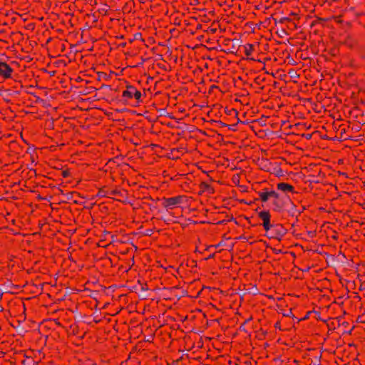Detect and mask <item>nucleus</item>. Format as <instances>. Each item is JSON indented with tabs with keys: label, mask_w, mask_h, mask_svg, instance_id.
I'll return each mask as SVG.
<instances>
[{
	"label": "nucleus",
	"mask_w": 365,
	"mask_h": 365,
	"mask_svg": "<svg viewBox=\"0 0 365 365\" xmlns=\"http://www.w3.org/2000/svg\"><path fill=\"white\" fill-rule=\"evenodd\" d=\"M259 217L263 220V227L265 230L268 231L273 227L274 225L269 222L270 215L268 211H262L259 213Z\"/></svg>",
	"instance_id": "nucleus-1"
},
{
	"label": "nucleus",
	"mask_w": 365,
	"mask_h": 365,
	"mask_svg": "<svg viewBox=\"0 0 365 365\" xmlns=\"http://www.w3.org/2000/svg\"><path fill=\"white\" fill-rule=\"evenodd\" d=\"M12 68L6 63L0 62V73L5 78H9Z\"/></svg>",
	"instance_id": "nucleus-2"
},
{
	"label": "nucleus",
	"mask_w": 365,
	"mask_h": 365,
	"mask_svg": "<svg viewBox=\"0 0 365 365\" xmlns=\"http://www.w3.org/2000/svg\"><path fill=\"white\" fill-rule=\"evenodd\" d=\"M182 199V196H178V197H175L168 198L165 200V206L167 207H170L172 206L176 205L181 202Z\"/></svg>",
	"instance_id": "nucleus-3"
},
{
	"label": "nucleus",
	"mask_w": 365,
	"mask_h": 365,
	"mask_svg": "<svg viewBox=\"0 0 365 365\" xmlns=\"http://www.w3.org/2000/svg\"><path fill=\"white\" fill-rule=\"evenodd\" d=\"M277 187L279 190H282V191H290V192H292L293 191V187L287 183H284V182H281V183H279L277 185Z\"/></svg>",
	"instance_id": "nucleus-4"
},
{
	"label": "nucleus",
	"mask_w": 365,
	"mask_h": 365,
	"mask_svg": "<svg viewBox=\"0 0 365 365\" xmlns=\"http://www.w3.org/2000/svg\"><path fill=\"white\" fill-rule=\"evenodd\" d=\"M128 89H131L133 90L134 92L133 93V96H134V97L135 98V99L137 100H140V97H141V93L137 90L135 89V88L132 86H128Z\"/></svg>",
	"instance_id": "nucleus-5"
},
{
	"label": "nucleus",
	"mask_w": 365,
	"mask_h": 365,
	"mask_svg": "<svg viewBox=\"0 0 365 365\" xmlns=\"http://www.w3.org/2000/svg\"><path fill=\"white\" fill-rule=\"evenodd\" d=\"M259 195L261 200L263 202L267 201L268 198L269 197L268 192H259Z\"/></svg>",
	"instance_id": "nucleus-6"
},
{
	"label": "nucleus",
	"mask_w": 365,
	"mask_h": 365,
	"mask_svg": "<svg viewBox=\"0 0 365 365\" xmlns=\"http://www.w3.org/2000/svg\"><path fill=\"white\" fill-rule=\"evenodd\" d=\"M245 53L247 56H250L252 49H253V45L252 44H247L245 46Z\"/></svg>",
	"instance_id": "nucleus-7"
},
{
	"label": "nucleus",
	"mask_w": 365,
	"mask_h": 365,
	"mask_svg": "<svg viewBox=\"0 0 365 365\" xmlns=\"http://www.w3.org/2000/svg\"><path fill=\"white\" fill-rule=\"evenodd\" d=\"M133 92L134 91L133 90L130 89V91H125L123 95L125 97L132 98Z\"/></svg>",
	"instance_id": "nucleus-8"
},
{
	"label": "nucleus",
	"mask_w": 365,
	"mask_h": 365,
	"mask_svg": "<svg viewBox=\"0 0 365 365\" xmlns=\"http://www.w3.org/2000/svg\"><path fill=\"white\" fill-rule=\"evenodd\" d=\"M288 73L289 74L291 78H298L299 77V75L297 73V71H294V69L289 70Z\"/></svg>",
	"instance_id": "nucleus-9"
},
{
	"label": "nucleus",
	"mask_w": 365,
	"mask_h": 365,
	"mask_svg": "<svg viewBox=\"0 0 365 365\" xmlns=\"http://www.w3.org/2000/svg\"><path fill=\"white\" fill-rule=\"evenodd\" d=\"M268 193L269 197H274L275 199H278L279 197V195L275 191H270L268 192Z\"/></svg>",
	"instance_id": "nucleus-10"
},
{
	"label": "nucleus",
	"mask_w": 365,
	"mask_h": 365,
	"mask_svg": "<svg viewBox=\"0 0 365 365\" xmlns=\"http://www.w3.org/2000/svg\"><path fill=\"white\" fill-rule=\"evenodd\" d=\"M274 210L279 211L281 210V205L277 201L274 202Z\"/></svg>",
	"instance_id": "nucleus-11"
},
{
	"label": "nucleus",
	"mask_w": 365,
	"mask_h": 365,
	"mask_svg": "<svg viewBox=\"0 0 365 365\" xmlns=\"http://www.w3.org/2000/svg\"><path fill=\"white\" fill-rule=\"evenodd\" d=\"M220 124L222 125V126H228L230 129L233 130H235V125H229L224 123H220Z\"/></svg>",
	"instance_id": "nucleus-12"
},
{
	"label": "nucleus",
	"mask_w": 365,
	"mask_h": 365,
	"mask_svg": "<svg viewBox=\"0 0 365 365\" xmlns=\"http://www.w3.org/2000/svg\"><path fill=\"white\" fill-rule=\"evenodd\" d=\"M277 33L280 37H283L284 35L287 34V32L284 29H282L280 31H278Z\"/></svg>",
	"instance_id": "nucleus-13"
},
{
	"label": "nucleus",
	"mask_w": 365,
	"mask_h": 365,
	"mask_svg": "<svg viewBox=\"0 0 365 365\" xmlns=\"http://www.w3.org/2000/svg\"><path fill=\"white\" fill-rule=\"evenodd\" d=\"M292 310L291 309H289L287 312H284L283 313V315L284 316H287V317H289L292 315Z\"/></svg>",
	"instance_id": "nucleus-14"
},
{
	"label": "nucleus",
	"mask_w": 365,
	"mask_h": 365,
	"mask_svg": "<svg viewBox=\"0 0 365 365\" xmlns=\"http://www.w3.org/2000/svg\"><path fill=\"white\" fill-rule=\"evenodd\" d=\"M151 232H152V230H146V231H145V234H146L147 235H150L151 234Z\"/></svg>",
	"instance_id": "nucleus-15"
},
{
	"label": "nucleus",
	"mask_w": 365,
	"mask_h": 365,
	"mask_svg": "<svg viewBox=\"0 0 365 365\" xmlns=\"http://www.w3.org/2000/svg\"><path fill=\"white\" fill-rule=\"evenodd\" d=\"M205 187L206 189H207V190H210V192L212 191V190H211L210 187L208 185H205Z\"/></svg>",
	"instance_id": "nucleus-16"
},
{
	"label": "nucleus",
	"mask_w": 365,
	"mask_h": 365,
	"mask_svg": "<svg viewBox=\"0 0 365 365\" xmlns=\"http://www.w3.org/2000/svg\"><path fill=\"white\" fill-rule=\"evenodd\" d=\"M232 111H234L235 113H237V111H236L235 110H227V113L228 114H230V113H231Z\"/></svg>",
	"instance_id": "nucleus-17"
},
{
	"label": "nucleus",
	"mask_w": 365,
	"mask_h": 365,
	"mask_svg": "<svg viewBox=\"0 0 365 365\" xmlns=\"http://www.w3.org/2000/svg\"><path fill=\"white\" fill-rule=\"evenodd\" d=\"M103 88H110V86H108V85H103Z\"/></svg>",
	"instance_id": "nucleus-18"
},
{
	"label": "nucleus",
	"mask_w": 365,
	"mask_h": 365,
	"mask_svg": "<svg viewBox=\"0 0 365 365\" xmlns=\"http://www.w3.org/2000/svg\"><path fill=\"white\" fill-rule=\"evenodd\" d=\"M141 289H142L143 291H146V290H148V288L144 287H141Z\"/></svg>",
	"instance_id": "nucleus-19"
},
{
	"label": "nucleus",
	"mask_w": 365,
	"mask_h": 365,
	"mask_svg": "<svg viewBox=\"0 0 365 365\" xmlns=\"http://www.w3.org/2000/svg\"><path fill=\"white\" fill-rule=\"evenodd\" d=\"M141 36L140 34H139V33L136 34H135V38H137L138 36Z\"/></svg>",
	"instance_id": "nucleus-20"
},
{
	"label": "nucleus",
	"mask_w": 365,
	"mask_h": 365,
	"mask_svg": "<svg viewBox=\"0 0 365 365\" xmlns=\"http://www.w3.org/2000/svg\"><path fill=\"white\" fill-rule=\"evenodd\" d=\"M67 175H68L67 172H63V176H64V177H66V176H67Z\"/></svg>",
	"instance_id": "nucleus-21"
},
{
	"label": "nucleus",
	"mask_w": 365,
	"mask_h": 365,
	"mask_svg": "<svg viewBox=\"0 0 365 365\" xmlns=\"http://www.w3.org/2000/svg\"><path fill=\"white\" fill-rule=\"evenodd\" d=\"M211 31H212V33H215L216 31V29H211Z\"/></svg>",
	"instance_id": "nucleus-22"
},
{
	"label": "nucleus",
	"mask_w": 365,
	"mask_h": 365,
	"mask_svg": "<svg viewBox=\"0 0 365 365\" xmlns=\"http://www.w3.org/2000/svg\"><path fill=\"white\" fill-rule=\"evenodd\" d=\"M310 314V312H309L307 314H306V317H304V319H307L308 317V315Z\"/></svg>",
	"instance_id": "nucleus-23"
},
{
	"label": "nucleus",
	"mask_w": 365,
	"mask_h": 365,
	"mask_svg": "<svg viewBox=\"0 0 365 365\" xmlns=\"http://www.w3.org/2000/svg\"><path fill=\"white\" fill-rule=\"evenodd\" d=\"M310 137H311V135H307V138H310Z\"/></svg>",
	"instance_id": "nucleus-24"
},
{
	"label": "nucleus",
	"mask_w": 365,
	"mask_h": 365,
	"mask_svg": "<svg viewBox=\"0 0 365 365\" xmlns=\"http://www.w3.org/2000/svg\"><path fill=\"white\" fill-rule=\"evenodd\" d=\"M1 310H2V307L0 306V311H1Z\"/></svg>",
	"instance_id": "nucleus-25"
}]
</instances>
